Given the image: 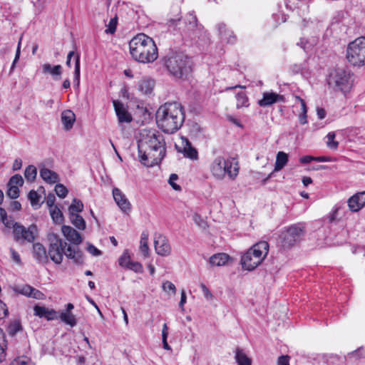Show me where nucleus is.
<instances>
[{"label":"nucleus","mask_w":365,"mask_h":365,"mask_svg":"<svg viewBox=\"0 0 365 365\" xmlns=\"http://www.w3.org/2000/svg\"><path fill=\"white\" fill-rule=\"evenodd\" d=\"M113 107L118 117V123H130L133 120L132 115L128 113L127 109L125 108L124 104L118 101L114 100L113 101Z\"/></svg>","instance_id":"nucleus-13"},{"label":"nucleus","mask_w":365,"mask_h":365,"mask_svg":"<svg viewBox=\"0 0 365 365\" xmlns=\"http://www.w3.org/2000/svg\"><path fill=\"white\" fill-rule=\"evenodd\" d=\"M14 291L18 294H21L29 297L31 291H32V287L29 284H25L22 287H16L14 288Z\"/></svg>","instance_id":"nucleus-45"},{"label":"nucleus","mask_w":365,"mask_h":365,"mask_svg":"<svg viewBox=\"0 0 365 365\" xmlns=\"http://www.w3.org/2000/svg\"><path fill=\"white\" fill-rule=\"evenodd\" d=\"M154 245L155 252L159 255L168 256L171 252V247L168 242V240L161 234H155Z\"/></svg>","instance_id":"nucleus-12"},{"label":"nucleus","mask_w":365,"mask_h":365,"mask_svg":"<svg viewBox=\"0 0 365 365\" xmlns=\"http://www.w3.org/2000/svg\"><path fill=\"white\" fill-rule=\"evenodd\" d=\"M269 252V244L260 241L253 245L241 257L240 262L243 269L252 271L262 264Z\"/></svg>","instance_id":"nucleus-6"},{"label":"nucleus","mask_w":365,"mask_h":365,"mask_svg":"<svg viewBox=\"0 0 365 365\" xmlns=\"http://www.w3.org/2000/svg\"><path fill=\"white\" fill-rule=\"evenodd\" d=\"M34 315L40 318H46L48 321L54 320L58 318V312L53 309H48L45 307L35 305L34 307Z\"/></svg>","instance_id":"nucleus-18"},{"label":"nucleus","mask_w":365,"mask_h":365,"mask_svg":"<svg viewBox=\"0 0 365 365\" xmlns=\"http://www.w3.org/2000/svg\"><path fill=\"white\" fill-rule=\"evenodd\" d=\"M113 195L115 202L122 211L127 212L130 210L131 205L120 189L117 187L113 188Z\"/></svg>","instance_id":"nucleus-17"},{"label":"nucleus","mask_w":365,"mask_h":365,"mask_svg":"<svg viewBox=\"0 0 365 365\" xmlns=\"http://www.w3.org/2000/svg\"><path fill=\"white\" fill-rule=\"evenodd\" d=\"M156 123L164 133L172 134L178 131L185 121L182 106L178 102H168L156 112Z\"/></svg>","instance_id":"nucleus-2"},{"label":"nucleus","mask_w":365,"mask_h":365,"mask_svg":"<svg viewBox=\"0 0 365 365\" xmlns=\"http://www.w3.org/2000/svg\"><path fill=\"white\" fill-rule=\"evenodd\" d=\"M148 233L143 232L141 235V239H140V252L143 253V255L146 257L148 256Z\"/></svg>","instance_id":"nucleus-39"},{"label":"nucleus","mask_w":365,"mask_h":365,"mask_svg":"<svg viewBox=\"0 0 365 365\" xmlns=\"http://www.w3.org/2000/svg\"><path fill=\"white\" fill-rule=\"evenodd\" d=\"M289 356H280L277 359V365H289Z\"/></svg>","instance_id":"nucleus-61"},{"label":"nucleus","mask_w":365,"mask_h":365,"mask_svg":"<svg viewBox=\"0 0 365 365\" xmlns=\"http://www.w3.org/2000/svg\"><path fill=\"white\" fill-rule=\"evenodd\" d=\"M185 23L187 31H194L197 26V19L196 16L192 13H190Z\"/></svg>","instance_id":"nucleus-38"},{"label":"nucleus","mask_w":365,"mask_h":365,"mask_svg":"<svg viewBox=\"0 0 365 365\" xmlns=\"http://www.w3.org/2000/svg\"><path fill=\"white\" fill-rule=\"evenodd\" d=\"M235 359L238 365H252V359L245 353L244 350L240 347L235 349Z\"/></svg>","instance_id":"nucleus-25"},{"label":"nucleus","mask_w":365,"mask_h":365,"mask_svg":"<svg viewBox=\"0 0 365 365\" xmlns=\"http://www.w3.org/2000/svg\"><path fill=\"white\" fill-rule=\"evenodd\" d=\"M217 29L222 42L230 44H234L237 42V36L234 31L228 29L224 23H219L217 25Z\"/></svg>","instance_id":"nucleus-14"},{"label":"nucleus","mask_w":365,"mask_h":365,"mask_svg":"<svg viewBox=\"0 0 365 365\" xmlns=\"http://www.w3.org/2000/svg\"><path fill=\"white\" fill-rule=\"evenodd\" d=\"M6 348L7 343L4 339L3 330L0 328V363L5 360Z\"/></svg>","instance_id":"nucleus-40"},{"label":"nucleus","mask_w":365,"mask_h":365,"mask_svg":"<svg viewBox=\"0 0 365 365\" xmlns=\"http://www.w3.org/2000/svg\"><path fill=\"white\" fill-rule=\"evenodd\" d=\"M290 69L292 73H301L304 78H308L310 74L307 61H304L301 63L294 64L291 66Z\"/></svg>","instance_id":"nucleus-24"},{"label":"nucleus","mask_w":365,"mask_h":365,"mask_svg":"<svg viewBox=\"0 0 365 365\" xmlns=\"http://www.w3.org/2000/svg\"><path fill=\"white\" fill-rule=\"evenodd\" d=\"M236 98L237 108L249 106V99L245 92L241 91L237 93L236 94Z\"/></svg>","instance_id":"nucleus-36"},{"label":"nucleus","mask_w":365,"mask_h":365,"mask_svg":"<svg viewBox=\"0 0 365 365\" xmlns=\"http://www.w3.org/2000/svg\"><path fill=\"white\" fill-rule=\"evenodd\" d=\"M305 232V225L303 223L294 224L285 228L279 236L282 246L284 248L293 247L302 240Z\"/></svg>","instance_id":"nucleus-10"},{"label":"nucleus","mask_w":365,"mask_h":365,"mask_svg":"<svg viewBox=\"0 0 365 365\" xmlns=\"http://www.w3.org/2000/svg\"><path fill=\"white\" fill-rule=\"evenodd\" d=\"M29 297L36 299H43L44 298V294L40 290L32 287V291H31Z\"/></svg>","instance_id":"nucleus-55"},{"label":"nucleus","mask_w":365,"mask_h":365,"mask_svg":"<svg viewBox=\"0 0 365 365\" xmlns=\"http://www.w3.org/2000/svg\"><path fill=\"white\" fill-rule=\"evenodd\" d=\"M200 287H201L202 291L203 292L204 297L206 299H212V294L211 292L209 290V289L204 284H200Z\"/></svg>","instance_id":"nucleus-62"},{"label":"nucleus","mask_w":365,"mask_h":365,"mask_svg":"<svg viewBox=\"0 0 365 365\" xmlns=\"http://www.w3.org/2000/svg\"><path fill=\"white\" fill-rule=\"evenodd\" d=\"M33 255L38 263L46 264L48 262L46 250L41 243L36 242L33 245Z\"/></svg>","instance_id":"nucleus-20"},{"label":"nucleus","mask_w":365,"mask_h":365,"mask_svg":"<svg viewBox=\"0 0 365 365\" xmlns=\"http://www.w3.org/2000/svg\"><path fill=\"white\" fill-rule=\"evenodd\" d=\"M346 358L354 361L365 359V347L361 346L355 351L348 353Z\"/></svg>","instance_id":"nucleus-33"},{"label":"nucleus","mask_w":365,"mask_h":365,"mask_svg":"<svg viewBox=\"0 0 365 365\" xmlns=\"http://www.w3.org/2000/svg\"><path fill=\"white\" fill-rule=\"evenodd\" d=\"M24 184V180L22 178V177L19 175V174H16L14 175H13L9 182H8V185H11V186H17L19 187V186H22Z\"/></svg>","instance_id":"nucleus-46"},{"label":"nucleus","mask_w":365,"mask_h":365,"mask_svg":"<svg viewBox=\"0 0 365 365\" xmlns=\"http://www.w3.org/2000/svg\"><path fill=\"white\" fill-rule=\"evenodd\" d=\"M71 223L78 230H83L86 228V222L82 216L76 213L69 215Z\"/></svg>","instance_id":"nucleus-31"},{"label":"nucleus","mask_w":365,"mask_h":365,"mask_svg":"<svg viewBox=\"0 0 365 365\" xmlns=\"http://www.w3.org/2000/svg\"><path fill=\"white\" fill-rule=\"evenodd\" d=\"M128 269L132 270L136 273H142L143 272V266L138 262L131 261V262L129 263V267H128Z\"/></svg>","instance_id":"nucleus-50"},{"label":"nucleus","mask_w":365,"mask_h":365,"mask_svg":"<svg viewBox=\"0 0 365 365\" xmlns=\"http://www.w3.org/2000/svg\"><path fill=\"white\" fill-rule=\"evenodd\" d=\"M23 330L22 325L19 320H14L8 325L6 331L8 334L14 337L19 332H21Z\"/></svg>","instance_id":"nucleus-29"},{"label":"nucleus","mask_w":365,"mask_h":365,"mask_svg":"<svg viewBox=\"0 0 365 365\" xmlns=\"http://www.w3.org/2000/svg\"><path fill=\"white\" fill-rule=\"evenodd\" d=\"M133 58L143 63H152L158 56V48L152 38L145 34H138L129 42Z\"/></svg>","instance_id":"nucleus-3"},{"label":"nucleus","mask_w":365,"mask_h":365,"mask_svg":"<svg viewBox=\"0 0 365 365\" xmlns=\"http://www.w3.org/2000/svg\"><path fill=\"white\" fill-rule=\"evenodd\" d=\"M346 58L354 66L360 67L365 65V37H359L349 43Z\"/></svg>","instance_id":"nucleus-9"},{"label":"nucleus","mask_w":365,"mask_h":365,"mask_svg":"<svg viewBox=\"0 0 365 365\" xmlns=\"http://www.w3.org/2000/svg\"><path fill=\"white\" fill-rule=\"evenodd\" d=\"M28 198L30 200L31 206L34 209H38L41 204H40V200L41 198V196L37 193L35 190H32L29 192Z\"/></svg>","instance_id":"nucleus-34"},{"label":"nucleus","mask_w":365,"mask_h":365,"mask_svg":"<svg viewBox=\"0 0 365 365\" xmlns=\"http://www.w3.org/2000/svg\"><path fill=\"white\" fill-rule=\"evenodd\" d=\"M227 118L230 122L235 124L237 127L243 128V125L241 123V122L238 119L235 118V117H233L232 115H227Z\"/></svg>","instance_id":"nucleus-63"},{"label":"nucleus","mask_w":365,"mask_h":365,"mask_svg":"<svg viewBox=\"0 0 365 365\" xmlns=\"http://www.w3.org/2000/svg\"><path fill=\"white\" fill-rule=\"evenodd\" d=\"M37 175V170L36 168L34 165H30L28 167H26L25 172H24V176L27 181L33 182L36 179Z\"/></svg>","instance_id":"nucleus-41"},{"label":"nucleus","mask_w":365,"mask_h":365,"mask_svg":"<svg viewBox=\"0 0 365 365\" xmlns=\"http://www.w3.org/2000/svg\"><path fill=\"white\" fill-rule=\"evenodd\" d=\"M178 179L177 174H171L169 178V183L175 190H180L181 187L175 182Z\"/></svg>","instance_id":"nucleus-52"},{"label":"nucleus","mask_w":365,"mask_h":365,"mask_svg":"<svg viewBox=\"0 0 365 365\" xmlns=\"http://www.w3.org/2000/svg\"><path fill=\"white\" fill-rule=\"evenodd\" d=\"M229 259L230 256L228 255L225 253H217L210 257L209 262L212 266H223L227 263Z\"/></svg>","instance_id":"nucleus-26"},{"label":"nucleus","mask_w":365,"mask_h":365,"mask_svg":"<svg viewBox=\"0 0 365 365\" xmlns=\"http://www.w3.org/2000/svg\"><path fill=\"white\" fill-rule=\"evenodd\" d=\"M138 149L139 160L143 165H158L166 153L164 137L157 130H149L138 140Z\"/></svg>","instance_id":"nucleus-1"},{"label":"nucleus","mask_w":365,"mask_h":365,"mask_svg":"<svg viewBox=\"0 0 365 365\" xmlns=\"http://www.w3.org/2000/svg\"><path fill=\"white\" fill-rule=\"evenodd\" d=\"M117 24H118L117 16L111 18L108 26H107L108 29L106 30V33L110 34H114L116 31Z\"/></svg>","instance_id":"nucleus-48"},{"label":"nucleus","mask_w":365,"mask_h":365,"mask_svg":"<svg viewBox=\"0 0 365 365\" xmlns=\"http://www.w3.org/2000/svg\"><path fill=\"white\" fill-rule=\"evenodd\" d=\"M352 75L349 71L342 68L334 70L327 78L329 87L336 92L340 91L345 94L352 86Z\"/></svg>","instance_id":"nucleus-8"},{"label":"nucleus","mask_w":365,"mask_h":365,"mask_svg":"<svg viewBox=\"0 0 365 365\" xmlns=\"http://www.w3.org/2000/svg\"><path fill=\"white\" fill-rule=\"evenodd\" d=\"M336 137V134L334 132H329L327 135V145L329 148L331 150H336L339 146V143L336 140H334Z\"/></svg>","instance_id":"nucleus-42"},{"label":"nucleus","mask_w":365,"mask_h":365,"mask_svg":"<svg viewBox=\"0 0 365 365\" xmlns=\"http://www.w3.org/2000/svg\"><path fill=\"white\" fill-rule=\"evenodd\" d=\"M212 175L217 179H222L227 175L230 179H235L239 172L238 163L234 158L225 159L217 157L210 166Z\"/></svg>","instance_id":"nucleus-7"},{"label":"nucleus","mask_w":365,"mask_h":365,"mask_svg":"<svg viewBox=\"0 0 365 365\" xmlns=\"http://www.w3.org/2000/svg\"><path fill=\"white\" fill-rule=\"evenodd\" d=\"M288 162V155L283 151L277 154L274 171L281 170Z\"/></svg>","instance_id":"nucleus-27"},{"label":"nucleus","mask_w":365,"mask_h":365,"mask_svg":"<svg viewBox=\"0 0 365 365\" xmlns=\"http://www.w3.org/2000/svg\"><path fill=\"white\" fill-rule=\"evenodd\" d=\"M12 259L17 264H21V260L19 254L13 248L10 249Z\"/></svg>","instance_id":"nucleus-60"},{"label":"nucleus","mask_w":365,"mask_h":365,"mask_svg":"<svg viewBox=\"0 0 365 365\" xmlns=\"http://www.w3.org/2000/svg\"><path fill=\"white\" fill-rule=\"evenodd\" d=\"M154 84L155 83L152 79L143 78L138 83V88L142 93L148 94L152 92Z\"/></svg>","instance_id":"nucleus-28"},{"label":"nucleus","mask_w":365,"mask_h":365,"mask_svg":"<svg viewBox=\"0 0 365 365\" xmlns=\"http://www.w3.org/2000/svg\"><path fill=\"white\" fill-rule=\"evenodd\" d=\"M83 202L77 199L74 198L72 201L71 205L68 207L69 210V215H71V213H76L81 212L83 211Z\"/></svg>","instance_id":"nucleus-37"},{"label":"nucleus","mask_w":365,"mask_h":365,"mask_svg":"<svg viewBox=\"0 0 365 365\" xmlns=\"http://www.w3.org/2000/svg\"><path fill=\"white\" fill-rule=\"evenodd\" d=\"M192 220L197 226L202 229H205L207 227V222L197 213L194 214Z\"/></svg>","instance_id":"nucleus-51"},{"label":"nucleus","mask_w":365,"mask_h":365,"mask_svg":"<svg viewBox=\"0 0 365 365\" xmlns=\"http://www.w3.org/2000/svg\"><path fill=\"white\" fill-rule=\"evenodd\" d=\"M75 114L70 110H66L61 113V121L63 124L64 128L69 130L72 128L75 122Z\"/></svg>","instance_id":"nucleus-23"},{"label":"nucleus","mask_w":365,"mask_h":365,"mask_svg":"<svg viewBox=\"0 0 365 365\" xmlns=\"http://www.w3.org/2000/svg\"><path fill=\"white\" fill-rule=\"evenodd\" d=\"M40 176L45 182L49 184H53L58 181V175L46 168L40 169Z\"/></svg>","instance_id":"nucleus-22"},{"label":"nucleus","mask_w":365,"mask_h":365,"mask_svg":"<svg viewBox=\"0 0 365 365\" xmlns=\"http://www.w3.org/2000/svg\"><path fill=\"white\" fill-rule=\"evenodd\" d=\"M4 225L8 227V228H13L14 229V225L17 223L16 222H14V220H9L7 218V217L6 218H4L2 221H1Z\"/></svg>","instance_id":"nucleus-64"},{"label":"nucleus","mask_w":365,"mask_h":365,"mask_svg":"<svg viewBox=\"0 0 365 365\" xmlns=\"http://www.w3.org/2000/svg\"><path fill=\"white\" fill-rule=\"evenodd\" d=\"M339 210V207H335L332 212L327 216V220L329 223H332L336 221Z\"/></svg>","instance_id":"nucleus-57"},{"label":"nucleus","mask_w":365,"mask_h":365,"mask_svg":"<svg viewBox=\"0 0 365 365\" xmlns=\"http://www.w3.org/2000/svg\"><path fill=\"white\" fill-rule=\"evenodd\" d=\"M49 210L51 218L55 223L60 224L63 221V213L58 206H55Z\"/></svg>","instance_id":"nucleus-35"},{"label":"nucleus","mask_w":365,"mask_h":365,"mask_svg":"<svg viewBox=\"0 0 365 365\" xmlns=\"http://www.w3.org/2000/svg\"><path fill=\"white\" fill-rule=\"evenodd\" d=\"M6 195L11 199L15 200L19 196V189L17 186L8 185V190Z\"/></svg>","instance_id":"nucleus-47"},{"label":"nucleus","mask_w":365,"mask_h":365,"mask_svg":"<svg viewBox=\"0 0 365 365\" xmlns=\"http://www.w3.org/2000/svg\"><path fill=\"white\" fill-rule=\"evenodd\" d=\"M87 250L93 256H99L101 255V252L91 244L88 245Z\"/></svg>","instance_id":"nucleus-59"},{"label":"nucleus","mask_w":365,"mask_h":365,"mask_svg":"<svg viewBox=\"0 0 365 365\" xmlns=\"http://www.w3.org/2000/svg\"><path fill=\"white\" fill-rule=\"evenodd\" d=\"M56 197L53 193H49L46 197V205L50 208L55 207Z\"/></svg>","instance_id":"nucleus-58"},{"label":"nucleus","mask_w":365,"mask_h":365,"mask_svg":"<svg viewBox=\"0 0 365 365\" xmlns=\"http://www.w3.org/2000/svg\"><path fill=\"white\" fill-rule=\"evenodd\" d=\"M119 265L122 267L128 269L129 263L131 262L130 257L128 250H125L118 259Z\"/></svg>","instance_id":"nucleus-43"},{"label":"nucleus","mask_w":365,"mask_h":365,"mask_svg":"<svg viewBox=\"0 0 365 365\" xmlns=\"http://www.w3.org/2000/svg\"><path fill=\"white\" fill-rule=\"evenodd\" d=\"M56 195L61 198H64L68 194L67 188L63 184H56L55 186Z\"/></svg>","instance_id":"nucleus-49"},{"label":"nucleus","mask_w":365,"mask_h":365,"mask_svg":"<svg viewBox=\"0 0 365 365\" xmlns=\"http://www.w3.org/2000/svg\"><path fill=\"white\" fill-rule=\"evenodd\" d=\"M165 66L171 76L176 78H186L192 70L191 58L183 53L170 52L164 58Z\"/></svg>","instance_id":"nucleus-5"},{"label":"nucleus","mask_w":365,"mask_h":365,"mask_svg":"<svg viewBox=\"0 0 365 365\" xmlns=\"http://www.w3.org/2000/svg\"><path fill=\"white\" fill-rule=\"evenodd\" d=\"M61 230L64 237L71 243L78 245L82 242L83 238L81 234L71 226L63 225Z\"/></svg>","instance_id":"nucleus-16"},{"label":"nucleus","mask_w":365,"mask_h":365,"mask_svg":"<svg viewBox=\"0 0 365 365\" xmlns=\"http://www.w3.org/2000/svg\"><path fill=\"white\" fill-rule=\"evenodd\" d=\"M48 240L49 241L48 257L49 256L55 264H60L63 262V255L76 264L83 263V253L78 247L74 248L68 245L66 249L67 243L63 242L56 234H50Z\"/></svg>","instance_id":"nucleus-4"},{"label":"nucleus","mask_w":365,"mask_h":365,"mask_svg":"<svg viewBox=\"0 0 365 365\" xmlns=\"http://www.w3.org/2000/svg\"><path fill=\"white\" fill-rule=\"evenodd\" d=\"M43 73H50L53 76H61L62 73V67L61 65L52 66L49 63H45L42 66Z\"/></svg>","instance_id":"nucleus-32"},{"label":"nucleus","mask_w":365,"mask_h":365,"mask_svg":"<svg viewBox=\"0 0 365 365\" xmlns=\"http://www.w3.org/2000/svg\"><path fill=\"white\" fill-rule=\"evenodd\" d=\"M38 233V228L36 225H31L26 227L20 223H16L14 225L13 235L14 240L16 242H29L32 243L36 240Z\"/></svg>","instance_id":"nucleus-11"},{"label":"nucleus","mask_w":365,"mask_h":365,"mask_svg":"<svg viewBox=\"0 0 365 365\" xmlns=\"http://www.w3.org/2000/svg\"><path fill=\"white\" fill-rule=\"evenodd\" d=\"M74 82L78 86L80 83V56L77 54L75 57Z\"/></svg>","instance_id":"nucleus-44"},{"label":"nucleus","mask_w":365,"mask_h":365,"mask_svg":"<svg viewBox=\"0 0 365 365\" xmlns=\"http://www.w3.org/2000/svg\"><path fill=\"white\" fill-rule=\"evenodd\" d=\"M183 150L182 153L185 157L191 160H197L198 158V153L197 150L192 147L191 143L186 138H182Z\"/></svg>","instance_id":"nucleus-21"},{"label":"nucleus","mask_w":365,"mask_h":365,"mask_svg":"<svg viewBox=\"0 0 365 365\" xmlns=\"http://www.w3.org/2000/svg\"><path fill=\"white\" fill-rule=\"evenodd\" d=\"M284 98L283 96L277 94L274 92H265L263 93V98L261 100H259L257 103L261 107H267L269 106L274 103L284 101Z\"/></svg>","instance_id":"nucleus-19"},{"label":"nucleus","mask_w":365,"mask_h":365,"mask_svg":"<svg viewBox=\"0 0 365 365\" xmlns=\"http://www.w3.org/2000/svg\"><path fill=\"white\" fill-rule=\"evenodd\" d=\"M351 212H358L365 205V191L358 192L351 196L347 201Z\"/></svg>","instance_id":"nucleus-15"},{"label":"nucleus","mask_w":365,"mask_h":365,"mask_svg":"<svg viewBox=\"0 0 365 365\" xmlns=\"http://www.w3.org/2000/svg\"><path fill=\"white\" fill-rule=\"evenodd\" d=\"M29 359L26 356L18 357L14 359L10 365H29Z\"/></svg>","instance_id":"nucleus-53"},{"label":"nucleus","mask_w":365,"mask_h":365,"mask_svg":"<svg viewBox=\"0 0 365 365\" xmlns=\"http://www.w3.org/2000/svg\"><path fill=\"white\" fill-rule=\"evenodd\" d=\"M163 288L165 292L171 291L173 294L176 292V288L173 283L170 281H166L163 284Z\"/></svg>","instance_id":"nucleus-56"},{"label":"nucleus","mask_w":365,"mask_h":365,"mask_svg":"<svg viewBox=\"0 0 365 365\" xmlns=\"http://www.w3.org/2000/svg\"><path fill=\"white\" fill-rule=\"evenodd\" d=\"M9 314V310L5 303L0 300V320L4 319Z\"/></svg>","instance_id":"nucleus-54"},{"label":"nucleus","mask_w":365,"mask_h":365,"mask_svg":"<svg viewBox=\"0 0 365 365\" xmlns=\"http://www.w3.org/2000/svg\"><path fill=\"white\" fill-rule=\"evenodd\" d=\"M58 317L63 322L71 326V327H73L77 324V320L71 312H62L60 314H58Z\"/></svg>","instance_id":"nucleus-30"}]
</instances>
